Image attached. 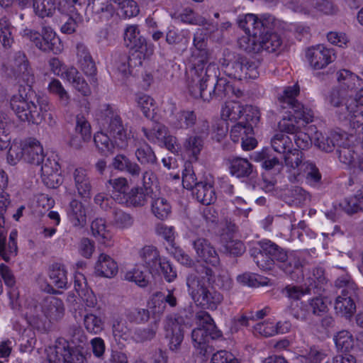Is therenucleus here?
<instances>
[{"label":"nucleus","instance_id":"8fccbe9b","mask_svg":"<svg viewBox=\"0 0 363 363\" xmlns=\"http://www.w3.org/2000/svg\"><path fill=\"white\" fill-rule=\"evenodd\" d=\"M13 27L4 18H0V42L4 48H10L14 42Z\"/></svg>","mask_w":363,"mask_h":363},{"label":"nucleus","instance_id":"4c0bfd02","mask_svg":"<svg viewBox=\"0 0 363 363\" xmlns=\"http://www.w3.org/2000/svg\"><path fill=\"white\" fill-rule=\"evenodd\" d=\"M49 277L51 283L58 289L67 287V271L63 265L54 264L50 267Z\"/></svg>","mask_w":363,"mask_h":363},{"label":"nucleus","instance_id":"5fc2aeb1","mask_svg":"<svg viewBox=\"0 0 363 363\" xmlns=\"http://www.w3.org/2000/svg\"><path fill=\"white\" fill-rule=\"evenodd\" d=\"M238 26L242 29L246 34L256 35L257 32V16L252 13L240 15L237 19Z\"/></svg>","mask_w":363,"mask_h":363},{"label":"nucleus","instance_id":"09e8293b","mask_svg":"<svg viewBox=\"0 0 363 363\" xmlns=\"http://www.w3.org/2000/svg\"><path fill=\"white\" fill-rule=\"evenodd\" d=\"M48 90L51 94L56 95L60 104L67 106L70 103V96L65 89L62 83L57 79H53L49 83Z\"/></svg>","mask_w":363,"mask_h":363},{"label":"nucleus","instance_id":"c85d7f7f","mask_svg":"<svg viewBox=\"0 0 363 363\" xmlns=\"http://www.w3.org/2000/svg\"><path fill=\"white\" fill-rule=\"evenodd\" d=\"M342 140V135L337 133H330L329 135L315 133V145L323 151L332 152L335 147H338Z\"/></svg>","mask_w":363,"mask_h":363},{"label":"nucleus","instance_id":"37998d69","mask_svg":"<svg viewBox=\"0 0 363 363\" xmlns=\"http://www.w3.org/2000/svg\"><path fill=\"white\" fill-rule=\"evenodd\" d=\"M271 143L274 151L281 154L282 156L294 149L291 138L282 133L276 134Z\"/></svg>","mask_w":363,"mask_h":363},{"label":"nucleus","instance_id":"0eeeda50","mask_svg":"<svg viewBox=\"0 0 363 363\" xmlns=\"http://www.w3.org/2000/svg\"><path fill=\"white\" fill-rule=\"evenodd\" d=\"M218 72V69L216 70ZM217 77V72L214 76L207 77L203 74L201 75V80L198 83L193 82V77H188L187 84L190 94L195 99H201L203 101H210L216 98L222 99L230 97V91L233 86L224 78H218L213 87L207 89L208 82Z\"/></svg>","mask_w":363,"mask_h":363},{"label":"nucleus","instance_id":"7c9ffc66","mask_svg":"<svg viewBox=\"0 0 363 363\" xmlns=\"http://www.w3.org/2000/svg\"><path fill=\"white\" fill-rule=\"evenodd\" d=\"M43 158V149L38 140L33 139L24 146L25 161L40 165Z\"/></svg>","mask_w":363,"mask_h":363},{"label":"nucleus","instance_id":"bf43d9fd","mask_svg":"<svg viewBox=\"0 0 363 363\" xmlns=\"http://www.w3.org/2000/svg\"><path fill=\"white\" fill-rule=\"evenodd\" d=\"M84 324L86 330L93 334L100 333L104 328V322L99 317L93 313L84 315Z\"/></svg>","mask_w":363,"mask_h":363},{"label":"nucleus","instance_id":"69168bd1","mask_svg":"<svg viewBox=\"0 0 363 363\" xmlns=\"http://www.w3.org/2000/svg\"><path fill=\"white\" fill-rule=\"evenodd\" d=\"M113 335L116 341L126 340L130 336V328L125 320L117 318L112 326Z\"/></svg>","mask_w":363,"mask_h":363},{"label":"nucleus","instance_id":"2eb2a0df","mask_svg":"<svg viewBox=\"0 0 363 363\" xmlns=\"http://www.w3.org/2000/svg\"><path fill=\"white\" fill-rule=\"evenodd\" d=\"M88 8L95 21L111 24L118 18L111 0H89Z\"/></svg>","mask_w":363,"mask_h":363},{"label":"nucleus","instance_id":"9b49d317","mask_svg":"<svg viewBox=\"0 0 363 363\" xmlns=\"http://www.w3.org/2000/svg\"><path fill=\"white\" fill-rule=\"evenodd\" d=\"M299 93V86L297 84L287 86L284 89L283 94L279 98V102L281 108L291 109L294 112L292 116L294 121L301 120L305 123H308L313 121V111L305 108L303 104L299 103L295 98Z\"/></svg>","mask_w":363,"mask_h":363},{"label":"nucleus","instance_id":"052dcab7","mask_svg":"<svg viewBox=\"0 0 363 363\" xmlns=\"http://www.w3.org/2000/svg\"><path fill=\"white\" fill-rule=\"evenodd\" d=\"M203 146V138L196 135L188 137L184 143L186 151L195 158L200 154Z\"/></svg>","mask_w":363,"mask_h":363},{"label":"nucleus","instance_id":"49530a36","mask_svg":"<svg viewBox=\"0 0 363 363\" xmlns=\"http://www.w3.org/2000/svg\"><path fill=\"white\" fill-rule=\"evenodd\" d=\"M311 279L310 277L307 281H305L303 286H287L284 289L287 296L294 300H298L306 294H313V291L315 290V287H313V284L311 282Z\"/></svg>","mask_w":363,"mask_h":363},{"label":"nucleus","instance_id":"7ed1b4c3","mask_svg":"<svg viewBox=\"0 0 363 363\" xmlns=\"http://www.w3.org/2000/svg\"><path fill=\"white\" fill-rule=\"evenodd\" d=\"M10 105L20 121L36 125L43 121L44 112L50 110L49 102L46 98L32 96L30 94L25 96L21 94L13 95Z\"/></svg>","mask_w":363,"mask_h":363},{"label":"nucleus","instance_id":"f8f14e48","mask_svg":"<svg viewBox=\"0 0 363 363\" xmlns=\"http://www.w3.org/2000/svg\"><path fill=\"white\" fill-rule=\"evenodd\" d=\"M49 363H87L86 358L77 345L70 347L65 340H60L48 355Z\"/></svg>","mask_w":363,"mask_h":363},{"label":"nucleus","instance_id":"13d9d810","mask_svg":"<svg viewBox=\"0 0 363 363\" xmlns=\"http://www.w3.org/2000/svg\"><path fill=\"white\" fill-rule=\"evenodd\" d=\"M113 216V224L119 229L129 228L134 223L133 217L122 210L114 209Z\"/></svg>","mask_w":363,"mask_h":363},{"label":"nucleus","instance_id":"58836bf2","mask_svg":"<svg viewBox=\"0 0 363 363\" xmlns=\"http://www.w3.org/2000/svg\"><path fill=\"white\" fill-rule=\"evenodd\" d=\"M159 328V322L155 320L150 323L146 328L135 329L133 333V339L136 342H144L153 340Z\"/></svg>","mask_w":363,"mask_h":363},{"label":"nucleus","instance_id":"ea45409f","mask_svg":"<svg viewBox=\"0 0 363 363\" xmlns=\"http://www.w3.org/2000/svg\"><path fill=\"white\" fill-rule=\"evenodd\" d=\"M33 7L38 17H52L56 11L55 0H33Z\"/></svg>","mask_w":363,"mask_h":363},{"label":"nucleus","instance_id":"9d476101","mask_svg":"<svg viewBox=\"0 0 363 363\" xmlns=\"http://www.w3.org/2000/svg\"><path fill=\"white\" fill-rule=\"evenodd\" d=\"M23 36L44 52L57 54L62 50L60 40L50 26H43L41 33L31 29H25Z\"/></svg>","mask_w":363,"mask_h":363},{"label":"nucleus","instance_id":"79ce46f5","mask_svg":"<svg viewBox=\"0 0 363 363\" xmlns=\"http://www.w3.org/2000/svg\"><path fill=\"white\" fill-rule=\"evenodd\" d=\"M336 152L342 163L350 168H356L359 155L355 153L352 147L344 146L340 143Z\"/></svg>","mask_w":363,"mask_h":363},{"label":"nucleus","instance_id":"cd10ccee","mask_svg":"<svg viewBox=\"0 0 363 363\" xmlns=\"http://www.w3.org/2000/svg\"><path fill=\"white\" fill-rule=\"evenodd\" d=\"M149 191L144 192L143 188L135 187L128 192L126 196L122 195V198H117V202L125 204L128 206H143L147 202Z\"/></svg>","mask_w":363,"mask_h":363},{"label":"nucleus","instance_id":"393cba45","mask_svg":"<svg viewBox=\"0 0 363 363\" xmlns=\"http://www.w3.org/2000/svg\"><path fill=\"white\" fill-rule=\"evenodd\" d=\"M67 214L69 220L76 228H83L86 224V209L77 199H72L67 207Z\"/></svg>","mask_w":363,"mask_h":363},{"label":"nucleus","instance_id":"603ef678","mask_svg":"<svg viewBox=\"0 0 363 363\" xmlns=\"http://www.w3.org/2000/svg\"><path fill=\"white\" fill-rule=\"evenodd\" d=\"M238 43L240 48L247 52L256 53L260 52V44H259L257 33L256 35H253V33L247 34V35L239 38Z\"/></svg>","mask_w":363,"mask_h":363},{"label":"nucleus","instance_id":"6e6d98bb","mask_svg":"<svg viewBox=\"0 0 363 363\" xmlns=\"http://www.w3.org/2000/svg\"><path fill=\"white\" fill-rule=\"evenodd\" d=\"M286 202L289 205L300 206L308 199V194L300 186H294L286 194Z\"/></svg>","mask_w":363,"mask_h":363},{"label":"nucleus","instance_id":"5701e85b","mask_svg":"<svg viewBox=\"0 0 363 363\" xmlns=\"http://www.w3.org/2000/svg\"><path fill=\"white\" fill-rule=\"evenodd\" d=\"M191 193L193 196L203 205L214 203L217 199L213 183L207 179L200 180Z\"/></svg>","mask_w":363,"mask_h":363},{"label":"nucleus","instance_id":"39448f33","mask_svg":"<svg viewBox=\"0 0 363 363\" xmlns=\"http://www.w3.org/2000/svg\"><path fill=\"white\" fill-rule=\"evenodd\" d=\"M328 100L330 104L338 108L337 113L340 120L348 121L351 128L362 127L363 130V108L360 107L352 94L345 90L334 89Z\"/></svg>","mask_w":363,"mask_h":363},{"label":"nucleus","instance_id":"a18cd8bd","mask_svg":"<svg viewBox=\"0 0 363 363\" xmlns=\"http://www.w3.org/2000/svg\"><path fill=\"white\" fill-rule=\"evenodd\" d=\"M244 112L243 106L235 101H229L225 103L221 110V118L224 121H237Z\"/></svg>","mask_w":363,"mask_h":363},{"label":"nucleus","instance_id":"dca6fc26","mask_svg":"<svg viewBox=\"0 0 363 363\" xmlns=\"http://www.w3.org/2000/svg\"><path fill=\"white\" fill-rule=\"evenodd\" d=\"M198 262H203L213 267L220 264L219 255L211 242L204 238H197L191 241Z\"/></svg>","mask_w":363,"mask_h":363},{"label":"nucleus","instance_id":"ddd939ff","mask_svg":"<svg viewBox=\"0 0 363 363\" xmlns=\"http://www.w3.org/2000/svg\"><path fill=\"white\" fill-rule=\"evenodd\" d=\"M184 327L182 319L174 315H167L164 320V339L172 352H178L184 337Z\"/></svg>","mask_w":363,"mask_h":363},{"label":"nucleus","instance_id":"680f3d73","mask_svg":"<svg viewBox=\"0 0 363 363\" xmlns=\"http://www.w3.org/2000/svg\"><path fill=\"white\" fill-rule=\"evenodd\" d=\"M253 127L252 124H246L244 122H238L232 126L230 137L234 143L242 140L248 134H252Z\"/></svg>","mask_w":363,"mask_h":363},{"label":"nucleus","instance_id":"c756f323","mask_svg":"<svg viewBox=\"0 0 363 363\" xmlns=\"http://www.w3.org/2000/svg\"><path fill=\"white\" fill-rule=\"evenodd\" d=\"M259 44H260V52L265 50L268 52L277 51L282 45V38L274 32L266 31L258 35Z\"/></svg>","mask_w":363,"mask_h":363},{"label":"nucleus","instance_id":"2f4dec72","mask_svg":"<svg viewBox=\"0 0 363 363\" xmlns=\"http://www.w3.org/2000/svg\"><path fill=\"white\" fill-rule=\"evenodd\" d=\"M135 155L142 165L153 166L157 164V158L153 149L146 142L136 146Z\"/></svg>","mask_w":363,"mask_h":363},{"label":"nucleus","instance_id":"f3484780","mask_svg":"<svg viewBox=\"0 0 363 363\" xmlns=\"http://www.w3.org/2000/svg\"><path fill=\"white\" fill-rule=\"evenodd\" d=\"M306 57L310 66L314 69H321L330 64L335 58L333 50L323 45L307 49Z\"/></svg>","mask_w":363,"mask_h":363},{"label":"nucleus","instance_id":"a211bd4d","mask_svg":"<svg viewBox=\"0 0 363 363\" xmlns=\"http://www.w3.org/2000/svg\"><path fill=\"white\" fill-rule=\"evenodd\" d=\"M282 167H284L289 173V180L292 182L298 181V177L302 175V169L308 162L304 160L303 153L294 148L282 156Z\"/></svg>","mask_w":363,"mask_h":363},{"label":"nucleus","instance_id":"473e14b6","mask_svg":"<svg viewBox=\"0 0 363 363\" xmlns=\"http://www.w3.org/2000/svg\"><path fill=\"white\" fill-rule=\"evenodd\" d=\"M219 337H214L211 331L206 328H196L191 333V339L194 347L201 349V353L203 354L207 352V344L210 340L217 339Z\"/></svg>","mask_w":363,"mask_h":363},{"label":"nucleus","instance_id":"4d7b16f0","mask_svg":"<svg viewBox=\"0 0 363 363\" xmlns=\"http://www.w3.org/2000/svg\"><path fill=\"white\" fill-rule=\"evenodd\" d=\"M152 212L159 219L164 220L170 213L171 207L164 198H152Z\"/></svg>","mask_w":363,"mask_h":363},{"label":"nucleus","instance_id":"a19ab883","mask_svg":"<svg viewBox=\"0 0 363 363\" xmlns=\"http://www.w3.org/2000/svg\"><path fill=\"white\" fill-rule=\"evenodd\" d=\"M195 320L198 328H206V330L211 331V335L214 337L221 336V332L218 330L213 318L206 311H201L197 312L196 313Z\"/></svg>","mask_w":363,"mask_h":363},{"label":"nucleus","instance_id":"412c9836","mask_svg":"<svg viewBox=\"0 0 363 363\" xmlns=\"http://www.w3.org/2000/svg\"><path fill=\"white\" fill-rule=\"evenodd\" d=\"M228 161L230 172L233 176L239 179H253L257 175L253 164L248 160L235 157Z\"/></svg>","mask_w":363,"mask_h":363},{"label":"nucleus","instance_id":"e433bc0d","mask_svg":"<svg viewBox=\"0 0 363 363\" xmlns=\"http://www.w3.org/2000/svg\"><path fill=\"white\" fill-rule=\"evenodd\" d=\"M142 131L150 143L160 145L168 133V128L162 123H156L150 129L143 127Z\"/></svg>","mask_w":363,"mask_h":363},{"label":"nucleus","instance_id":"0e129e2a","mask_svg":"<svg viewBox=\"0 0 363 363\" xmlns=\"http://www.w3.org/2000/svg\"><path fill=\"white\" fill-rule=\"evenodd\" d=\"M313 16L316 13L325 15L334 14L337 8L330 0H311Z\"/></svg>","mask_w":363,"mask_h":363},{"label":"nucleus","instance_id":"de8ad7c7","mask_svg":"<svg viewBox=\"0 0 363 363\" xmlns=\"http://www.w3.org/2000/svg\"><path fill=\"white\" fill-rule=\"evenodd\" d=\"M255 159L262 162V167L266 170H271L276 167L279 170L282 167V162L277 157H272L268 149H264L260 152L256 153Z\"/></svg>","mask_w":363,"mask_h":363},{"label":"nucleus","instance_id":"bb28decb","mask_svg":"<svg viewBox=\"0 0 363 363\" xmlns=\"http://www.w3.org/2000/svg\"><path fill=\"white\" fill-rule=\"evenodd\" d=\"M74 186L79 196L89 198L91 191L90 179L86 169L79 167L73 172Z\"/></svg>","mask_w":363,"mask_h":363},{"label":"nucleus","instance_id":"f704fd0d","mask_svg":"<svg viewBox=\"0 0 363 363\" xmlns=\"http://www.w3.org/2000/svg\"><path fill=\"white\" fill-rule=\"evenodd\" d=\"M106 132H97L94 136V142L96 148L104 155L113 153L116 147L114 140Z\"/></svg>","mask_w":363,"mask_h":363},{"label":"nucleus","instance_id":"20e7f679","mask_svg":"<svg viewBox=\"0 0 363 363\" xmlns=\"http://www.w3.org/2000/svg\"><path fill=\"white\" fill-rule=\"evenodd\" d=\"M193 45L191 48V67L189 77H193V82L198 83L201 80V74L214 76L218 67L215 63L209 62L210 53L206 48L207 41L205 35L200 30L194 34Z\"/></svg>","mask_w":363,"mask_h":363},{"label":"nucleus","instance_id":"774afa93","mask_svg":"<svg viewBox=\"0 0 363 363\" xmlns=\"http://www.w3.org/2000/svg\"><path fill=\"white\" fill-rule=\"evenodd\" d=\"M135 101L146 118H152L153 117L154 100L150 96L146 94L137 95Z\"/></svg>","mask_w":363,"mask_h":363},{"label":"nucleus","instance_id":"a878e982","mask_svg":"<svg viewBox=\"0 0 363 363\" xmlns=\"http://www.w3.org/2000/svg\"><path fill=\"white\" fill-rule=\"evenodd\" d=\"M196 120L194 111L182 110L169 119V125L174 129H188L196 124Z\"/></svg>","mask_w":363,"mask_h":363},{"label":"nucleus","instance_id":"72a5a7b5","mask_svg":"<svg viewBox=\"0 0 363 363\" xmlns=\"http://www.w3.org/2000/svg\"><path fill=\"white\" fill-rule=\"evenodd\" d=\"M180 20L189 24L206 26V30L209 32H213L217 29V25L208 23L202 16L196 14L191 9H185L179 16Z\"/></svg>","mask_w":363,"mask_h":363},{"label":"nucleus","instance_id":"f257e3e1","mask_svg":"<svg viewBox=\"0 0 363 363\" xmlns=\"http://www.w3.org/2000/svg\"><path fill=\"white\" fill-rule=\"evenodd\" d=\"M259 249H252V256L257 267L263 271L273 268L277 262L279 267L286 274H291L302 267L300 259L294 253L288 254L286 250L269 240L258 242Z\"/></svg>","mask_w":363,"mask_h":363},{"label":"nucleus","instance_id":"6e6552de","mask_svg":"<svg viewBox=\"0 0 363 363\" xmlns=\"http://www.w3.org/2000/svg\"><path fill=\"white\" fill-rule=\"evenodd\" d=\"M104 130L114 140L117 148L123 149L128 145L127 130L118 113L109 105H103L98 118Z\"/></svg>","mask_w":363,"mask_h":363},{"label":"nucleus","instance_id":"4be33fe9","mask_svg":"<svg viewBox=\"0 0 363 363\" xmlns=\"http://www.w3.org/2000/svg\"><path fill=\"white\" fill-rule=\"evenodd\" d=\"M76 49L78 65L86 76L91 77L92 81L96 82V66L88 48L84 43H79Z\"/></svg>","mask_w":363,"mask_h":363},{"label":"nucleus","instance_id":"338daca9","mask_svg":"<svg viewBox=\"0 0 363 363\" xmlns=\"http://www.w3.org/2000/svg\"><path fill=\"white\" fill-rule=\"evenodd\" d=\"M287 6L294 13L313 16L311 0H291Z\"/></svg>","mask_w":363,"mask_h":363},{"label":"nucleus","instance_id":"c03bdc74","mask_svg":"<svg viewBox=\"0 0 363 363\" xmlns=\"http://www.w3.org/2000/svg\"><path fill=\"white\" fill-rule=\"evenodd\" d=\"M94 237L102 243H106L111 238V234L106 228V221L102 218H96L91 224Z\"/></svg>","mask_w":363,"mask_h":363},{"label":"nucleus","instance_id":"423d86ee","mask_svg":"<svg viewBox=\"0 0 363 363\" xmlns=\"http://www.w3.org/2000/svg\"><path fill=\"white\" fill-rule=\"evenodd\" d=\"M34 311L35 313L28 316L29 323L38 330H46L64 317L65 309L60 298L49 296L43 300L40 306H35Z\"/></svg>","mask_w":363,"mask_h":363},{"label":"nucleus","instance_id":"aec40b11","mask_svg":"<svg viewBox=\"0 0 363 363\" xmlns=\"http://www.w3.org/2000/svg\"><path fill=\"white\" fill-rule=\"evenodd\" d=\"M129 48L128 57L130 69L141 66L143 61L150 57L154 52V45L147 43L146 39H143L142 41L139 40L138 45Z\"/></svg>","mask_w":363,"mask_h":363},{"label":"nucleus","instance_id":"864d4df0","mask_svg":"<svg viewBox=\"0 0 363 363\" xmlns=\"http://www.w3.org/2000/svg\"><path fill=\"white\" fill-rule=\"evenodd\" d=\"M334 341L337 350L347 352L353 348L354 340L352 335L347 330H341L334 337Z\"/></svg>","mask_w":363,"mask_h":363},{"label":"nucleus","instance_id":"3c124183","mask_svg":"<svg viewBox=\"0 0 363 363\" xmlns=\"http://www.w3.org/2000/svg\"><path fill=\"white\" fill-rule=\"evenodd\" d=\"M108 184L112 187V198L117 201V198H122V195L126 196L129 189V185L126 178L120 177L110 179Z\"/></svg>","mask_w":363,"mask_h":363},{"label":"nucleus","instance_id":"6ab92c4d","mask_svg":"<svg viewBox=\"0 0 363 363\" xmlns=\"http://www.w3.org/2000/svg\"><path fill=\"white\" fill-rule=\"evenodd\" d=\"M222 69L230 77L242 80L245 76V57L228 52L220 60Z\"/></svg>","mask_w":363,"mask_h":363},{"label":"nucleus","instance_id":"c9c22d12","mask_svg":"<svg viewBox=\"0 0 363 363\" xmlns=\"http://www.w3.org/2000/svg\"><path fill=\"white\" fill-rule=\"evenodd\" d=\"M141 257L147 267L152 272H158V265L160 260V254L156 247L145 246L142 249Z\"/></svg>","mask_w":363,"mask_h":363},{"label":"nucleus","instance_id":"b1692460","mask_svg":"<svg viewBox=\"0 0 363 363\" xmlns=\"http://www.w3.org/2000/svg\"><path fill=\"white\" fill-rule=\"evenodd\" d=\"M94 272L96 276L112 278L118 273V264L113 258L106 254H101L95 264Z\"/></svg>","mask_w":363,"mask_h":363},{"label":"nucleus","instance_id":"e2e57ef3","mask_svg":"<svg viewBox=\"0 0 363 363\" xmlns=\"http://www.w3.org/2000/svg\"><path fill=\"white\" fill-rule=\"evenodd\" d=\"M310 277L312 278L311 282L313 284V287H315V290L313 291V293L314 294H320V292L324 290L323 285L326 283L324 269L320 267H315L306 281H307Z\"/></svg>","mask_w":363,"mask_h":363},{"label":"nucleus","instance_id":"4468645a","mask_svg":"<svg viewBox=\"0 0 363 363\" xmlns=\"http://www.w3.org/2000/svg\"><path fill=\"white\" fill-rule=\"evenodd\" d=\"M156 233L168 242L170 248L167 247V250L172 254L179 262L187 267H191L194 264V260L189 255L180 247H175V235L173 227L160 223L156 227Z\"/></svg>","mask_w":363,"mask_h":363},{"label":"nucleus","instance_id":"f03ea898","mask_svg":"<svg viewBox=\"0 0 363 363\" xmlns=\"http://www.w3.org/2000/svg\"><path fill=\"white\" fill-rule=\"evenodd\" d=\"M213 277V271L205 266H201L186 277L188 292L191 298L201 307L212 311L216 310L223 300L220 292L208 287Z\"/></svg>","mask_w":363,"mask_h":363},{"label":"nucleus","instance_id":"1a4fd4ad","mask_svg":"<svg viewBox=\"0 0 363 363\" xmlns=\"http://www.w3.org/2000/svg\"><path fill=\"white\" fill-rule=\"evenodd\" d=\"M336 286L342 288L335 303V310L337 314L350 318L356 311L355 302L359 299V292L357 285L348 276L339 277L335 281Z\"/></svg>","mask_w":363,"mask_h":363}]
</instances>
